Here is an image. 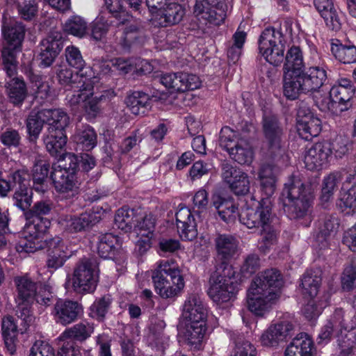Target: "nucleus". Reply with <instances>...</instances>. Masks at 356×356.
<instances>
[{"label": "nucleus", "mask_w": 356, "mask_h": 356, "mask_svg": "<svg viewBox=\"0 0 356 356\" xmlns=\"http://www.w3.org/2000/svg\"><path fill=\"white\" fill-rule=\"evenodd\" d=\"M56 75L60 85L74 90V93L70 92L66 95L67 104L74 108L81 104L84 111L91 117H95L99 113L102 101L110 99L115 95L113 90H104L99 96L94 95L99 77L94 75L90 67L73 73L67 66H59Z\"/></svg>", "instance_id": "nucleus-1"}, {"label": "nucleus", "mask_w": 356, "mask_h": 356, "mask_svg": "<svg viewBox=\"0 0 356 356\" xmlns=\"http://www.w3.org/2000/svg\"><path fill=\"white\" fill-rule=\"evenodd\" d=\"M283 279L276 269H268L256 277L246 294V305L254 316L265 317L281 295Z\"/></svg>", "instance_id": "nucleus-2"}, {"label": "nucleus", "mask_w": 356, "mask_h": 356, "mask_svg": "<svg viewBox=\"0 0 356 356\" xmlns=\"http://www.w3.org/2000/svg\"><path fill=\"white\" fill-rule=\"evenodd\" d=\"M217 259L221 262L211 276L208 295L213 302L220 304L233 300L242 282L232 266L227 262L238 255L236 246H216Z\"/></svg>", "instance_id": "nucleus-3"}, {"label": "nucleus", "mask_w": 356, "mask_h": 356, "mask_svg": "<svg viewBox=\"0 0 356 356\" xmlns=\"http://www.w3.org/2000/svg\"><path fill=\"white\" fill-rule=\"evenodd\" d=\"M261 191L265 197L257 202L256 209L247 208L240 214V220L248 228H268L271 224L273 216L272 204L270 200L276 189L277 175L275 166L264 163L260 166L257 172Z\"/></svg>", "instance_id": "nucleus-4"}, {"label": "nucleus", "mask_w": 356, "mask_h": 356, "mask_svg": "<svg viewBox=\"0 0 356 356\" xmlns=\"http://www.w3.org/2000/svg\"><path fill=\"white\" fill-rule=\"evenodd\" d=\"M286 196L284 209L290 219H310L313 211L314 195L299 176H291L284 184Z\"/></svg>", "instance_id": "nucleus-5"}, {"label": "nucleus", "mask_w": 356, "mask_h": 356, "mask_svg": "<svg viewBox=\"0 0 356 356\" xmlns=\"http://www.w3.org/2000/svg\"><path fill=\"white\" fill-rule=\"evenodd\" d=\"M182 318L185 327V339L189 345L197 348L207 330V309L198 294H191L186 298L183 307Z\"/></svg>", "instance_id": "nucleus-6"}, {"label": "nucleus", "mask_w": 356, "mask_h": 356, "mask_svg": "<svg viewBox=\"0 0 356 356\" xmlns=\"http://www.w3.org/2000/svg\"><path fill=\"white\" fill-rule=\"evenodd\" d=\"M292 19H285L281 24L280 30L273 27L265 29L259 38V51L264 59L274 66L280 65L284 60L285 40L282 30L290 37L296 33Z\"/></svg>", "instance_id": "nucleus-7"}, {"label": "nucleus", "mask_w": 356, "mask_h": 356, "mask_svg": "<svg viewBox=\"0 0 356 356\" xmlns=\"http://www.w3.org/2000/svg\"><path fill=\"white\" fill-rule=\"evenodd\" d=\"M152 277L156 292L163 298L178 296L185 286L181 270L172 260L158 262Z\"/></svg>", "instance_id": "nucleus-8"}, {"label": "nucleus", "mask_w": 356, "mask_h": 356, "mask_svg": "<svg viewBox=\"0 0 356 356\" xmlns=\"http://www.w3.org/2000/svg\"><path fill=\"white\" fill-rule=\"evenodd\" d=\"M263 131L266 146V159L275 162L277 165H286L289 163V156L284 141L283 129L276 116L264 117Z\"/></svg>", "instance_id": "nucleus-9"}, {"label": "nucleus", "mask_w": 356, "mask_h": 356, "mask_svg": "<svg viewBox=\"0 0 356 356\" xmlns=\"http://www.w3.org/2000/svg\"><path fill=\"white\" fill-rule=\"evenodd\" d=\"M326 70L321 66L309 67L288 82L283 89L284 95L289 99H296L300 93L318 92L327 81Z\"/></svg>", "instance_id": "nucleus-10"}, {"label": "nucleus", "mask_w": 356, "mask_h": 356, "mask_svg": "<svg viewBox=\"0 0 356 356\" xmlns=\"http://www.w3.org/2000/svg\"><path fill=\"white\" fill-rule=\"evenodd\" d=\"M64 163H58L53 167L50 177L56 191L64 197L74 196L78 191L76 179L78 158L74 154H67Z\"/></svg>", "instance_id": "nucleus-11"}, {"label": "nucleus", "mask_w": 356, "mask_h": 356, "mask_svg": "<svg viewBox=\"0 0 356 356\" xmlns=\"http://www.w3.org/2000/svg\"><path fill=\"white\" fill-rule=\"evenodd\" d=\"M321 281L320 276L314 274L313 271H307L301 279L300 286L302 293L305 298L308 299V302L304 307L303 314L309 320L318 317L328 304V294L316 298Z\"/></svg>", "instance_id": "nucleus-12"}, {"label": "nucleus", "mask_w": 356, "mask_h": 356, "mask_svg": "<svg viewBox=\"0 0 356 356\" xmlns=\"http://www.w3.org/2000/svg\"><path fill=\"white\" fill-rule=\"evenodd\" d=\"M220 145L232 159L240 164L250 165L254 160V153L250 143L229 127L221 129Z\"/></svg>", "instance_id": "nucleus-13"}, {"label": "nucleus", "mask_w": 356, "mask_h": 356, "mask_svg": "<svg viewBox=\"0 0 356 356\" xmlns=\"http://www.w3.org/2000/svg\"><path fill=\"white\" fill-rule=\"evenodd\" d=\"M99 262L95 257H83L74 268L72 286L79 293H92L99 280Z\"/></svg>", "instance_id": "nucleus-14"}, {"label": "nucleus", "mask_w": 356, "mask_h": 356, "mask_svg": "<svg viewBox=\"0 0 356 356\" xmlns=\"http://www.w3.org/2000/svg\"><path fill=\"white\" fill-rule=\"evenodd\" d=\"M2 33L6 40V45L1 51L3 63L6 74L9 77H12L17 72L16 54L21 51L24 30L21 26H15L8 29L3 26Z\"/></svg>", "instance_id": "nucleus-15"}, {"label": "nucleus", "mask_w": 356, "mask_h": 356, "mask_svg": "<svg viewBox=\"0 0 356 356\" xmlns=\"http://www.w3.org/2000/svg\"><path fill=\"white\" fill-rule=\"evenodd\" d=\"M14 282L16 286L17 296V310L24 321L30 318V307L34 303V295L37 290L36 283L28 275L15 277Z\"/></svg>", "instance_id": "nucleus-16"}, {"label": "nucleus", "mask_w": 356, "mask_h": 356, "mask_svg": "<svg viewBox=\"0 0 356 356\" xmlns=\"http://www.w3.org/2000/svg\"><path fill=\"white\" fill-rule=\"evenodd\" d=\"M161 83L172 92L193 90L201 86L200 78L187 72L165 73L160 77Z\"/></svg>", "instance_id": "nucleus-17"}, {"label": "nucleus", "mask_w": 356, "mask_h": 356, "mask_svg": "<svg viewBox=\"0 0 356 356\" xmlns=\"http://www.w3.org/2000/svg\"><path fill=\"white\" fill-rule=\"evenodd\" d=\"M226 7L222 2L211 3L209 0H195L193 12L198 18L218 26L226 17Z\"/></svg>", "instance_id": "nucleus-18"}, {"label": "nucleus", "mask_w": 356, "mask_h": 356, "mask_svg": "<svg viewBox=\"0 0 356 356\" xmlns=\"http://www.w3.org/2000/svg\"><path fill=\"white\" fill-rule=\"evenodd\" d=\"M332 144L328 142L317 143L307 147L304 163L309 170H319L326 167L332 155Z\"/></svg>", "instance_id": "nucleus-19"}, {"label": "nucleus", "mask_w": 356, "mask_h": 356, "mask_svg": "<svg viewBox=\"0 0 356 356\" xmlns=\"http://www.w3.org/2000/svg\"><path fill=\"white\" fill-rule=\"evenodd\" d=\"M297 131L306 140L318 136L321 131V121L305 105L300 106L297 113Z\"/></svg>", "instance_id": "nucleus-20"}, {"label": "nucleus", "mask_w": 356, "mask_h": 356, "mask_svg": "<svg viewBox=\"0 0 356 356\" xmlns=\"http://www.w3.org/2000/svg\"><path fill=\"white\" fill-rule=\"evenodd\" d=\"M222 176L229 185L230 190L236 195H246L250 188V181L248 175L240 168L234 167L229 163L222 166Z\"/></svg>", "instance_id": "nucleus-21"}, {"label": "nucleus", "mask_w": 356, "mask_h": 356, "mask_svg": "<svg viewBox=\"0 0 356 356\" xmlns=\"http://www.w3.org/2000/svg\"><path fill=\"white\" fill-rule=\"evenodd\" d=\"M292 329L293 325L287 321L272 323L261 334V345L267 348L277 346L287 338Z\"/></svg>", "instance_id": "nucleus-22"}, {"label": "nucleus", "mask_w": 356, "mask_h": 356, "mask_svg": "<svg viewBox=\"0 0 356 356\" xmlns=\"http://www.w3.org/2000/svg\"><path fill=\"white\" fill-rule=\"evenodd\" d=\"M304 67L305 63L301 49L299 47L292 46L285 56V62L283 66V89L289 84L288 82L294 80V77L303 70Z\"/></svg>", "instance_id": "nucleus-23"}, {"label": "nucleus", "mask_w": 356, "mask_h": 356, "mask_svg": "<svg viewBox=\"0 0 356 356\" xmlns=\"http://www.w3.org/2000/svg\"><path fill=\"white\" fill-rule=\"evenodd\" d=\"M82 312V307L77 302L59 300L54 305L53 315L56 323L67 325L75 321Z\"/></svg>", "instance_id": "nucleus-24"}, {"label": "nucleus", "mask_w": 356, "mask_h": 356, "mask_svg": "<svg viewBox=\"0 0 356 356\" xmlns=\"http://www.w3.org/2000/svg\"><path fill=\"white\" fill-rule=\"evenodd\" d=\"M63 47V42L59 33H51L42 40L40 43V65L49 67L54 61Z\"/></svg>", "instance_id": "nucleus-25"}, {"label": "nucleus", "mask_w": 356, "mask_h": 356, "mask_svg": "<svg viewBox=\"0 0 356 356\" xmlns=\"http://www.w3.org/2000/svg\"><path fill=\"white\" fill-rule=\"evenodd\" d=\"M314 3L329 29L334 31L341 29L343 15L332 0H314Z\"/></svg>", "instance_id": "nucleus-26"}, {"label": "nucleus", "mask_w": 356, "mask_h": 356, "mask_svg": "<svg viewBox=\"0 0 356 356\" xmlns=\"http://www.w3.org/2000/svg\"><path fill=\"white\" fill-rule=\"evenodd\" d=\"M179 235L182 241H192L197 235L195 218L187 207H181L175 214Z\"/></svg>", "instance_id": "nucleus-27"}, {"label": "nucleus", "mask_w": 356, "mask_h": 356, "mask_svg": "<svg viewBox=\"0 0 356 356\" xmlns=\"http://www.w3.org/2000/svg\"><path fill=\"white\" fill-rule=\"evenodd\" d=\"M342 322L338 336L339 353L338 356H356V328L353 324Z\"/></svg>", "instance_id": "nucleus-28"}, {"label": "nucleus", "mask_w": 356, "mask_h": 356, "mask_svg": "<svg viewBox=\"0 0 356 356\" xmlns=\"http://www.w3.org/2000/svg\"><path fill=\"white\" fill-rule=\"evenodd\" d=\"M67 136L65 131L48 132L44 137V143L47 150L53 156L58 158V163H64V156L68 154L65 150L67 143Z\"/></svg>", "instance_id": "nucleus-29"}, {"label": "nucleus", "mask_w": 356, "mask_h": 356, "mask_svg": "<svg viewBox=\"0 0 356 356\" xmlns=\"http://www.w3.org/2000/svg\"><path fill=\"white\" fill-rule=\"evenodd\" d=\"M105 6L114 18L119 23L124 24L131 18L129 13L126 11L125 4L134 10H138L141 3V0H105Z\"/></svg>", "instance_id": "nucleus-30"}, {"label": "nucleus", "mask_w": 356, "mask_h": 356, "mask_svg": "<svg viewBox=\"0 0 356 356\" xmlns=\"http://www.w3.org/2000/svg\"><path fill=\"white\" fill-rule=\"evenodd\" d=\"M314 342L306 333L298 334L285 350V356H314Z\"/></svg>", "instance_id": "nucleus-31"}, {"label": "nucleus", "mask_w": 356, "mask_h": 356, "mask_svg": "<svg viewBox=\"0 0 356 356\" xmlns=\"http://www.w3.org/2000/svg\"><path fill=\"white\" fill-rule=\"evenodd\" d=\"M339 223L334 217H327L318 222L312 235L313 242L316 243H330L334 236Z\"/></svg>", "instance_id": "nucleus-32"}, {"label": "nucleus", "mask_w": 356, "mask_h": 356, "mask_svg": "<svg viewBox=\"0 0 356 356\" xmlns=\"http://www.w3.org/2000/svg\"><path fill=\"white\" fill-rule=\"evenodd\" d=\"M42 116L44 117L45 123L49 125L47 131H65L69 124V117L60 108L41 110Z\"/></svg>", "instance_id": "nucleus-33"}, {"label": "nucleus", "mask_w": 356, "mask_h": 356, "mask_svg": "<svg viewBox=\"0 0 356 356\" xmlns=\"http://www.w3.org/2000/svg\"><path fill=\"white\" fill-rule=\"evenodd\" d=\"M72 139L76 145V148L84 151L92 150L97 143L96 132L89 125L76 128Z\"/></svg>", "instance_id": "nucleus-34"}, {"label": "nucleus", "mask_w": 356, "mask_h": 356, "mask_svg": "<svg viewBox=\"0 0 356 356\" xmlns=\"http://www.w3.org/2000/svg\"><path fill=\"white\" fill-rule=\"evenodd\" d=\"M212 204L222 220L229 222L236 218L237 207L232 198L214 195L212 199Z\"/></svg>", "instance_id": "nucleus-35"}, {"label": "nucleus", "mask_w": 356, "mask_h": 356, "mask_svg": "<svg viewBox=\"0 0 356 356\" xmlns=\"http://www.w3.org/2000/svg\"><path fill=\"white\" fill-rule=\"evenodd\" d=\"M76 250L69 248V246H50L48 250L47 265L49 268L58 269L63 266Z\"/></svg>", "instance_id": "nucleus-36"}, {"label": "nucleus", "mask_w": 356, "mask_h": 356, "mask_svg": "<svg viewBox=\"0 0 356 356\" xmlns=\"http://www.w3.org/2000/svg\"><path fill=\"white\" fill-rule=\"evenodd\" d=\"M93 332V325L83 321L65 330L58 337V339L59 341H67L74 339L82 341L90 337Z\"/></svg>", "instance_id": "nucleus-37"}, {"label": "nucleus", "mask_w": 356, "mask_h": 356, "mask_svg": "<svg viewBox=\"0 0 356 356\" xmlns=\"http://www.w3.org/2000/svg\"><path fill=\"white\" fill-rule=\"evenodd\" d=\"M151 98L140 91H135L126 98V104L130 111L134 115L144 114L150 107Z\"/></svg>", "instance_id": "nucleus-38"}, {"label": "nucleus", "mask_w": 356, "mask_h": 356, "mask_svg": "<svg viewBox=\"0 0 356 356\" xmlns=\"http://www.w3.org/2000/svg\"><path fill=\"white\" fill-rule=\"evenodd\" d=\"M341 182V175L332 172L324 177L321 184V201L323 204L327 203L333 199Z\"/></svg>", "instance_id": "nucleus-39"}, {"label": "nucleus", "mask_w": 356, "mask_h": 356, "mask_svg": "<svg viewBox=\"0 0 356 356\" xmlns=\"http://www.w3.org/2000/svg\"><path fill=\"white\" fill-rule=\"evenodd\" d=\"M1 332L4 342L13 353L15 350V341L19 333L15 318L12 316H6L1 320Z\"/></svg>", "instance_id": "nucleus-40"}, {"label": "nucleus", "mask_w": 356, "mask_h": 356, "mask_svg": "<svg viewBox=\"0 0 356 356\" xmlns=\"http://www.w3.org/2000/svg\"><path fill=\"white\" fill-rule=\"evenodd\" d=\"M115 71H118L120 74H127L134 70H141L143 72H149L152 70L151 65L147 60H134L132 59L114 58Z\"/></svg>", "instance_id": "nucleus-41"}, {"label": "nucleus", "mask_w": 356, "mask_h": 356, "mask_svg": "<svg viewBox=\"0 0 356 356\" xmlns=\"http://www.w3.org/2000/svg\"><path fill=\"white\" fill-rule=\"evenodd\" d=\"M185 14L183 8L178 3H169L159 14L160 24L170 26L179 23Z\"/></svg>", "instance_id": "nucleus-42"}, {"label": "nucleus", "mask_w": 356, "mask_h": 356, "mask_svg": "<svg viewBox=\"0 0 356 356\" xmlns=\"http://www.w3.org/2000/svg\"><path fill=\"white\" fill-rule=\"evenodd\" d=\"M331 51L335 58L343 63H356V46L353 44H343L337 40L332 43Z\"/></svg>", "instance_id": "nucleus-43"}, {"label": "nucleus", "mask_w": 356, "mask_h": 356, "mask_svg": "<svg viewBox=\"0 0 356 356\" xmlns=\"http://www.w3.org/2000/svg\"><path fill=\"white\" fill-rule=\"evenodd\" d=\"M345 321L344 312L341 309L335 310L331 320L321 330L318 334V343L327 342L333 332L339 331L342 322Z\"/></svg>", "instance_id": "nucleus-44"}, {"label": "nucleus", "mask_w": 356, "mask_h": 356, "mask_svg": "<svg viewBox=\"0 0 356 356\" xmlns=\"http://www.w3.org/2000/svg\"><path fill=\"white\" fill-rule=\"evenodd\" d=\"M7 88L9 99L13 104L18 105L24 102L27 94L24 81L18 78L11 79L7 83Z\"/></svg>", "instance_id": "nucleus-45"}, {"label": "nucleus", "mask_w": 356, "mask_h": 356, "mask_svg": "<svg viewBox=\"0 0 356 356\" xmlns=\"http://www.w3.org/2000/svg\"><path fill=\"white\" fill-rule=\"evenodd\" d=\"M120 24L121 23H119V22L116 21L111 16L106 17L104 15H99L94 22L92 29V37L96 40H99L106 35L111 27Z\"/></svg>", "instance_id": "nucleus-46"}, {"label": "nucleus", "mask_w": 356, "mask_h": 356, "mask_svg": "<svg viewBox=\"0 0 356 356\" xmlns=\"http://www.w3.org/2000/svg\"><path fill=\"white\" fill-rule=\"evenodd\" d=\"M63 30L68 34L82 38L88 33V24L83 18L75 15L65 22L63 25Z\"/></svg>", "instance_id": "nucleus-47"}, {"label": "nucleus", "mask_w": 356, "mask_h": 356, "mask_svg": "<svg viewBox=\"0 0 356 356\" xmlns=\"http://www.w3.org/2000/svg\"><path fill=\"white\" fill-rule=\"evenodd\" d=\"M338 206L346 215L355 213L356 212V189L351 188L347 191H341Z\"/></svg>", "instance_id": "nucleus-48"}, {"label": "nucleus", "mask_w": 356, "mask_h": 356, "mask_svg": "<svg viewBox=\"0 0 356 356\" xmlns=\"http://www.w3.org/2000/svg\"><path fill=\"white\" fill-rule=\"evenodd\" d=\"M32 190L29 186L17 188L13 194L14 205L22 211L28 209L32 203Z\"/></svg>", "instance_id": "nucleus-49"}, {"label": "nucleus", "mask_w": 356, "mask_h": 356, "mask_svg": "<svg viewBox=\"0 0 356 356\" xmlns=\"http://www.w3.org/2000/svg\"><path fill=\"white\" fill-rule=\"evenodd\" d=\"M315 104L323 112H330L332 114L338 115L341 112L348 109L347 106L339 108L336 103L330 98V95L322 96L319 92L314 97Z\"/></svg>", "instance_id": "nucleus-50"}, {"label": "nucleus", "mask_w": 356, "mask_h": 356, "mask_svg": "<svg viewBox=\"0 0 356 356\" xmlns=\"http://www.w3.org/2000/svg\"><path fill=\"white\" fill-rule=\"evenodd\" d=\"M134 223V211L125 208H121L118 210L115 216V227L124 232L130 231Z\"/></svg>", "instance_id": "nucleus-51"}, {"label": "nucleus", "mask_w": 356, "mask_h": 356, "mask_svg": "<svg viewBox=\"0 0 356 356\" xmlns=\"http://www.w3.org/2000/svg\"><path fill=\"white\" fill-rule=\"evenodd\" d=\"M65 60L68 65L79 71H84L86 62L79 49L74 45H69L65 49Z\"/></svg>", "instance_id": "nucleus-52"}, {"label": "nucleus", "mask_w": 356, "mask_h": 356, "mask_svg": "<svg viewBox=\"0 0 356 356\" xmlns=\"http://www.w3.org/2000/svg\"><path fill=\"white\" fill-rule=\"evenodd\" d=\"M246 40V33L237 30L233 35V44L228 49V58L233 62H236L240 58L242 49Z\"/></svg>", "instance_id": "nucleus-53"}, {"label": "nucleus", "mask_w": 356, "mask_h": 356, "mask_svg": "<svg viewBox=\"0 0 356 356\" xmlns=\"http://www.w3.org/2000/svg\"><path fill=\"white\" fill-rule=\"evenodd\" d=\"M341 287L345 291H351L356 288V264L347 265L341 276Z\"/></svg>", "instance_id": "nucleus-54"}, {"label": "nucleus", "mask_w": 356, "mask_h": 356, "mask_svg": "<svg viewBox=\"0 0 356 356\" xmlns=\"http://www.w3.org/2000/svg\"><path fill=\"white\" fill-rule=\"evenodd\" d=\"M52 207L53 203L51 200H40L35 202L30 211L24 213V216L28 220L33 217L38 220L40 216L48 215Z\"/></svg>", "instance_id": "nucleus-55"}, {"label": "nucleus", "mask_w": 356, "mask_h": 356, "mask_svg": "<svg viewBox=\"0 0 356 356\" xmlns=\"http://www.w3.org/2000/svg\"><path fill=\"white\" fill-rule=\"evenodd\" d=\"M44 122V117L42 116L41 111L38 113H31L26 122V127L29 134L31 136L37 138L39 136Z\"/></svg>", "instance_id": "nucleus-56"}, {"label": "nucleus", "mask_w": 356, "mask_h": 356, "mask_svg": "<svg viewBox=\"0 0 356 356\" xmlns=\"http://www.w3.org/2000/svg\"><path fill=\"white\" fill-rule=\"evenodd\" d=\"M354 92L343 88L333 86L330 90V98L336 103L338 108L345 107L346 104L350 101Z\"/></svg>", "instance_id": "nucleus-57"}, {"label": "nucleus", "mask_w": 356, "mask_h": 356, "mask_svg": "<svg viewBox=\"0 0 356 356\" xmlns=\"http://www.w3.org/2000/svg\"><path fill=\"white\" fill-rule=\"evenodd\" d=\"M125 234L122 236L114 235L112 233L99 234L94 236L91 243H98L99 245H117L127 243L125 238L128 237Z\"/></svg>", "instance_id": "nucleus-58"}, {"label": "nucleus", "mask_w": 356, "mask_h": 356, "mask_svg": "<svg viewBox=\"0 0 356 356\" xmlns=\"http://www.w3.org/2000/svg\"><path fill=\"white\" fill-rule=\"evenodd\" d=\"M54 293L52 288L49 284H44L40 287L34 295V302L39 305L47 307L49 306L53 300Z\"/></svg>", "instance_id": "nucleus-59"}, {"label": "nucleus", "mask_w": 356, "mask_h": 356, "mask_svg": "<svg viewBox=\"0 0 356 356\" xmlns=\"http://www.w3.org/2000/svg\"><path fill=\"white\" fill-rule=\"evenodd\" d=\"M260 259L257 255L254 254L248 255L241 267V275H239L238 277L242 279V277L250 276L260 268Z\"/></svg>", "instance_id": "nucleus-60"}, {"label": "nucleus", "mask_w": 356, "mask_h": 356, "mask_svg": "<svg viewBox=\"0 0 356 356\" xmlns=\"http://www.w3.org/2000/svg\"><path fill=\"white\" fill-rule=\"evenodd\" d=\"M49 163L46 161H37L33 168V179L35 184H42L47 179L49 170Z\"/></svg>", "instance_id": "nucleus-61"}, {"label": "nucleus", "mask_w": 356, "mask_h": 356, "mask_svg": "<svg viewBox=\"0 0 356 356\" xmlns=\"http://www.w3.org/2000/svg\"><path fill=\"white\" fill-rule=\"evenodd\" d=\"M109 305V298H102L95 301L90 307V316L102 320L106 314Z\"/></svg>", "instance_id": "nucleus-62"}, {"label": "nucleus", "mask_w": 356, "mask_h": 356, "mask_svg": "<svg viewBox=\"0 0 356 356\" xmlns=\"http://www.w3.org/2000/svg\"><path fill=\"white\" fill-rule=\"evenodd\" d=\"M99 222L98 217L94 213H82L79 218L73 222L74 228L76 231L85 229Z\"/></svg>", "instance_id": "nucleus-63"}, {"label": "nucleus", "mask_w": 356, "mask_h": 356, "mask_svg": "<svg viewBox=\"0 0 356 356\" xmlns=\"http://www.w3.org/2000/svg\"><path fill=\"white\" fill-rule=\"evenodd\" d=\"M29 356H54V350L47 342L38 340L31 347Z\"/></svg>", "instance_id": "nucleus-64"}]
</instances>
